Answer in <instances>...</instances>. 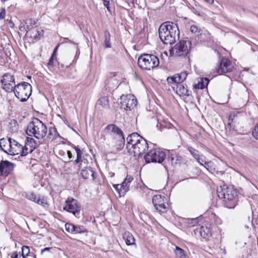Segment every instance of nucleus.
<instances>
[{"label": "nucleus", "instance_id": "59", "mask_svg": "<svg viewBox=\"0 0 258 258\" xmlns=\"http://www.w3.org/2000/svg\"><path fill=\"white\" fill-rule=\"evenodd\" d=\"M71 128H72V130H74V128H72V127H71Z\"/></svg>", "mask_w": 258, "mask_h": 258}, {"label": "nucleus", "instance_id": "28", "mask_svg": "<svg viewBox=\"0 0 258 258\" xmlns=\"http://www.w3.org/2000/svg\"><path fill=\"white\" fill-rule=\"evenodd\" d=\"M167 160L169 164L174 166L180 163L182 160V158L177 155H171L168 157Z\"/></svg>", "mask_w": 258, "mask_h": 258}, {"label": "nucleus", "instance_id": "54", "mask_svg": "<svg viewBox=\"0 0 258 258\" xmlns=\"http://www.w3.org/2000/svg\"><path fill=\"white\" fill-rule=\"evenodd\" d=\"M205 1L209 4H212L214 2V0H205Z\"/></svg>", "mask_w": 258, "mask_h": 258}, {"label": "nucleus", "instance_id": "44", "mask_svg": "<svg viewBox=\"0 0 258 258\" xmlns=\"http://www.w3.org/2000/svg\"><path fill=\"white\" fill-rule=\"evenodd\" d=\"M252 134L253 137L258 140V122L255 125Z\"/></svg>", "mask_w": 258, "mask_h": 258}, {"label": "nucleus", "instance_id": "35", "mask_svg": "<svg viewBox=\"0 0 258 258\" xmlns=\"http://www.w3.org/2000/svg\"><path fill=\"white\" fill-rule=\"evenodd\" d=\"M158 121H159V120L158 119ZM172 125L171 123L166 122L165 121H162V122H158L156 127L158 128L159 130L160 131H162L164 129L166 128H171Z\"/></svg>", "mask_w": 258, "mask_h": 258}, {"label": "nucleus", "instance_id": "23", "mask_svg": "<svg viewBox=\"0 0 258 258\" xmlns=\"http://www.w3.org/2000/svg\"><path fill=\"white\" fill-rule=\"evenodd\" d=\"M43 30L38 31L37 30H31V28L28 26V31L26 35L31 38L34 41H37L43 35Z\"/></svg>", "mask_w": 258, "mask_h": 258}, {"label": "nucleus", "instance_id": "19", "mask_svg": "<svg viewBox=\"0 0 258 258\" xmlns=\"http://www.w3.org/2000/svg\"><path fill=\"white\" fill-rule=\"evenodd\" d=\"M23 196L28 200L33 201L38 204L45 207L47 205L45 199L41 198L39 196L37 197L34 193L32 192H25L22 194Z\"/></svg>", "mask_w": 258, "mask_h": 258}, {"label": "nucleus", "instance_id": "30", "mask_svg": "<svg viewBox=\"0 0 258 258\" xmlns=\"http://www.w3.org/2000/svg\"><path fill=\"white\" fill-rule=\"evenodd\" d=\"M59 136L56 128L54 127H51L49 130V133L47 136L48 140L53 141Z\"/></svg>", "mask_w": 258, "mask_h": 258}, {"label": "nucleus", "instance_id": "7", "mask_svg": "<svg viewBox=\"0 0 258 258\" xmlns=\"http://www.w3.org/2000/svg\"><path fill=\"white\" fill-rule=\"evenodd\" d=\"M191 42L189 40L179 41L170 50V53L175 57H186L191 47Z\"/></svg>", "mask_w": 258, "mask_h": 258}, {"label": "nucleus", "instance_id": "45", "mask_svg": "<svg viewBox=\"0 0 258 258\" xmlns=\"http://www.w3.org/2000/svg\"><path fill=\"white\" fill-rule=\"evenodd\" d=\"M202 165L205 167L209 171L211 172L213 171V170L210 165V163L205 162L204 164H202Z\"/></svg>", "mask_w": 258, "mask_h": 258}, {"label": "nucleus", "instance_id": "16", "mask_svg": "<svg viewBox=\"0 0 258 258\" xmlns=\"http://www.w3.org/2000/svg\"><path fill=\"white\" fill-rule=\"evenodd\" d=\"M9 147V153L10 155L20 154L23 156V147L16 140L10 139V144Z\"/></svg>", "mask_w": 258, "mask_h": 258}, {"label": "nucleus", "instance_id": "56", "mask_svg": "<svg viewBox=\"0 0 258 258\" xmlns=\"http://www.w3.org/2000/svg\"><path fill=\"white\" fill-rule=\"evenodd\" d=\"M8 0H2V2H6V1H8Z\"/></svg>", "mask_w": 258, "mask_h": 258}, {"label": "nucleus", "instance_id": "27", "mask_svg": "<svg viewBox=\"0 0 258 258\" xmlns=\"http://www.w3.org/2000/svg\"><path fill=\"white\" fill-rule=\"evenodd\" d=\"M123 238L125 240V243L127 245H132L135 244V239L133 235L128 232H125L123 234Z\"/></svg>", "mask_w": 258, "mask_h": 258}, {"label": "nucleus", "instance_id": "22", "mask_svg": "<svg viewBox=\"0 0 258 258\" xmlns=\"http://www.w3.org/2000/svg\"><path fill=\"white\" fill-rule=\"evenodd\" d=\"M172 87L180 96H188L191 94V91L188 90L187 86L182 83L175 84Z\"/></svg>", "mask_w": 258, "mask_h": 258}, {"label": "nucleus", "instance_id": "10", "mask_svg": "<svg viewBox=\"0 0 258 258\" xmlns=\"http://www.w3.org/2000/svg\"><path fill=\"white\" fill-rule=\"evenodd\" d=\"M3 89L7 92H12L14 90L16 85L15 79L10 73H6L1 80Z\"/></svg>", "mask_w": 258, "mask_h": 258}, {"label": "nucleus", "instance_id": "5", "mask_svg": "<svg viewBox=\"0 0 258 258\" xmlns=\"http://www.w3.org/2000/svg\"><path fill=\"white\" fill-rule=\"evenodd\" d=\"M138 64L143 70H150L159 66V59L155 55L144 53L139 57Z\"/></svg>", "mask_w": 258, "mask_h": 258}, {"label": "nucleus", "instance_id": "14", "mask_svg": "<svg viewBox=\"0 0 258 258\" xmlns=\"http://www.w3.org/2000/svg\"><path fill=\"white\" fill-rule=\"evenodd\" d=\"M233 68V66L230 60L226 57H222L216 70L218 74H222L231 72Z\"/></svg>", "mask_w": 258, "mask_h": 258}, {"label": "nucleus", "instance_id": "31", "mask_svg": "<svg viewBox=\"0 0 258 258\" xmlns=\"http://www.w3.org/2000/svg\"><path fill=\"white\" fill-rule=\"evenodd\" d=\"M89 163L87 159L85 158L84 157H83L81 159L80 162H79L78 164H76L75 163V167L78 170H81L82 169H85L87 167H89L88 166V164Z\"/></svg>", "mask_w": 258, "mask_h": 258}, {"label": "nucleus", "instance_id": "58", "mask_svg": "<svg viewBox=\"0 0 258 258\" xmlns=\"http://www.w3.org/2000/svg\"><path fill=\"white\" fill-rule=\"evenodd\" d=\"M28 26L29 27V28H30V27H29L28 25H27V27H28ZM32 28H33V26H31V29H32Z\"/></svg>", "mask_w": 258, "mask_h": 258}, {"label": "nucleus", "instance_id": "55", "mask_svg": "<svg viewBox=\"0 0 258 258\" xmlns=\"http://www.w3.org/2000/svg\"><path fill=\"white\" fill-rule=\"evenodd\" d=\"M32 20H31V19H30V20H28L27 22H31V24H32ZM27 23H28V22H26V23H27Z\"/></svg>", "mask_w": 258, "mask_h": 258}, {"label": "nucleus", "instance_id": "17", "mask_svg": "<svg viewBox=\"0 0 258 258\" xmlns=\"http://www.w3.org/2000/svg\"><path fill=\"white\" fill-rule=\"evenodd\" d=\"M37 147L36 141L32 137H27L26 142L23 147V156H25L29 153H31Z\"/></svg>", "mask_w": 258, "mask_h": 258}, {"label": "nucleus", "instance_id": "4", "mask_svg": "<svg viewBox=\"0 0 258 258\" xmlns=\"http://www.w3.org/2000/svg\"><path fill=\"white\" fill-rule=\"evenodd\" d=\"M46 125L37 118H33L27 125L26 133L30 137H34L37 139H42L47 134Z\"/></svg>", "mask_w": 258, "mask_h": 258}, {"label": "nucleus", "instance_id": "26", "mask_svg": "<svg viewBox=\"0 0 258 258\" xmlns=\"http://www.w3.org/2000/svg\"><path fill=\"white\" fill-rule=\"evenodd\" d=\"M133 179L132 176L127 175L123 181L120 184L122 187V192L124 195L128 191L130 184Z\"/></svg>", "mask_w": 258, "mask_h": 258}, {"label": "nucleus", "instance_id": "39", "mask_svg": "<svg viewBox=\"0 0 258 258\" xmlns=\"http://www.w3.org/2000/svg\"><path fill=\"white\" fill-rule=\"evenodd\" d=\"M75 149L77 153V158L75 161V163L76 164H78L79 162H80L81 159L83 157H82V151L77 147H75Z\"/></svg>", "mask_w": 258, "mask_h": 258}, {"label": "nucleus", "instance_id": "34", "mask_svg": "<svg viewBox=\"0 0 258 258\" xmlns=\"http://www.w3.org/2000/svg\"><path fill=\"white\" fill-rule=\"evenodd\" d=\"M187 149L197 161L200 162V155L199 151L189 146H187Z\"/></svg>", "mask_w": 258, "mask_h": 258}, {"label": "nucleus", "instance_id": "49", "mask_svg": "<svg viewBox=\"0 0 258 258\" xmlns=\"http://www.w3.org/2000/svg\"><path fill=\"white\" fill-rule=\"evenodd\" d=\"M11 258H20V256L16 252H15L10 255Z\"/></svg>", "mask_w": 258, "mask_h": 258}, {"label": "nucleus", "instance_id": "48", "mask_svg": "<svg viewBox=\"0 0 258 258\" xmlns=\"http://www.w3.org/2000/svg\"><path fill=\"white\" fill-rule=\"evenodd\" d=\"M58 47H59V45H57L56 46V47H55V48L53 50V51L52 52L51 56L56 57L57 51V49L58 48Z\"/></svg>", "mask_w": 258, "mask_h": 258}, {"label": "nucleus", "instance_id": "25", "mask_svg": "<svg viewBox=\"0 0 258 258\" xmlns=\"http://www.w3.org/2000/svg\"><path fill=\"white\" fill-rule=\"evenodd\" d=\"M195 234H199L203 238H206L210 234L211 230L207 226H199L195 230Z\"/></svg>", "mask_w": 258, "mask_h": 258}, {"label": "nucleus", "instance_id": "13", "mask_svg": "<svg viewBox=\"0 0 258 258\" xmlns=\"http://www.w3.org/2000/svg\"><path fill=\"white\" fill-rule=\"evenodd\" d=\"M166 199L165 196L156 195L152 198V203L156 210L161 213H165L168 209L166 204Z\"/></svg>", "mask_w": 258, "mask_h": 258}, {"label": "nucleus", "instance_id": "40", "mask_svg": "<svg viewBox=\"0 0 258 258\" xmlns=\"http://www.w3.org/2000/svg\"><path fill=\"white\" fill-rule=\"evenodd\" d=\"M57 63H58V62L56 59V57H52L51 56L48 63V66L49 67H53V66H55Z\"/></svg>", "mask_w": 258, "mask_h": 258}, {"label": "nucleus", "instance_id": "33", "mask_svg": "<svg viewBox=\"0 0 258 258\" xmlns=\"http://www.w3.org/2000/svg\"><path fill=\"white\" fill-rule=\"evenodd\" d=\"M97 106H101L103 108H108L109 107L108 99L106 97L100 98L97 102Z\"/></svg>", "mask_w": 258, "mask_h": 258}, {"label": "nucleus", "instance_id": "2", "mask_svg": "<svg viewBox=\"0 0 258 258\" xmlns=\"http://www.w3.org/2000/svg\"><path fill=\"white\" fill-rule=\"evenodd\" d=\"M126 148L128 153L134 156H141L148 148L146 140L137 133H134L126 138Z\"/></svg>", "mask_w": 258, "mask_h": 258}, {"label": "nucleus", "instance_id": "52", "mask_svg": "<svg viewBox=\"0 0 258 258\" xmlns=\"http://www.w3.org/2000/svg\"><path fill=\"white\" fill-rule=\"evenodd\" d=\"M50 249V247H45V248H44L42 250L41 253H43V252H44L45 251H49Z\"/></svg>", "mask_w": 258, "mask_h": 258}, {"label": "nucleus", "instance_id": "21", "mask_svg": "<svg viewBox=\"0 0 258 258\" xmlns=\"http://www.w3.org/2000/svg\"><path fill=\"white\" fill-rule=\"evenodd\" d=\"M65 228L68 232L71 233L82 234L88 232V230L82 225L67 223L65 224Z\"/></svg>", "mask_w": 258, "mask_h": 258}, {"label": "nucleus", "instance_id": "9", "mask_svg": "<svg viewBox=\"0 0 258 258\" xmlns=\"http://www.w3.org/2000/svg\"><path fill=\"white\" fill-rule=\"evenodd\" d=\"M165 157L164 151L160 149H153L145 155L144 159L146 163H161L164 160Z\"/></svg>", "mask_w": 258, "mask_h": 258}, {"label": "nucleus", "instance_id": "41", "mask_svg": "<svg viewBox=\"0 0 258 258\" xmlns=\"http://www.w3.org/2000/svg\"><path fill=\"white\" fill-rule=\"evenodd\" d=\"M29 253L30 249L28 246H23L22 247V255L23 258H26V257L29 254Z\"/></svg>", "mask_w": 258, "mask_h": 258}, {"label": "nucleus", "instance_id": "37", "mask_svg": "<svg viewBox=\"0 0 258 258\" xmlns=\"http://www.w3.org/2000/svg\"><path fill=\"white\" fill-rule=\"evenodd\" d=\"M176 258H186L184 251L180 247L176 246L174 250Z\"/></svg>", "mask_w": 258, "mask_h": 258}, {"label": "nucleus", "instance_id": "15", "mask_svg": "<svg viewBox=\"0 0 258 258\" xmlns=\"http://www.w3.org/2000/svg\"><path fill=\"white\" fill-rule=\"evenodd\" d=\"M119 82L115 73H110L105 82V87L109 91L116 89L118 86Z\"/></svg>", "mask_w": 258, "mask_h": 258}, {"label": "nucleus", "instance_id": "8", "mask_svg": "<svg viewBox=\"0 0 258 258\" xmlns=\"http://www.w3.org/2000/svg\"><path fill=\"white\" fill-rule=\"evenodd\" d=\"M13 92L21 102H25L31 95L32 86L29 83L23 82L18 83Z\"/></svg>", "mask_w": 258, "mask_h": 258}, {"label": "nucleus", "instance_id": "3", "mask_svg": "<svg viewBox=\"0 0 258 258\" xmlns=\"http://www.w3.org/2000/svg\"><path fill=\"white\" fill-rule=\"evenodd\" d=\"M217 195L219 199H223V204L228 209H234L238 203V192L233 187L224 184L218 187Z\"/></svg>", "mask_w": 258, "mask_h": 258}, {"label": "nucleus", "instance_id": "11", "mask_svg": "<svg viewBox=\"0 0 258 258\" xmlns=\"http://www.w3.org/2000/svg\"><path fill=\"white\" fill-rule=\"evenodd\" d=\"M63 210L72 213L74 216L78 217L80 213L81 207L77 200L68 198L65 202Z\"/></svg>", "mask_w": 258, "mask_h": 258}, {"label": "nucleus", "instance_id": "60", "mask_svg": "<svg viewBox=\"0 0 258 258\" xmlns=\"http://www.w3.org/2000/svg\"><path fill=\"white\" fill-rule=\"evenodd\" d=\"M71 128H72V130H74V128H72V127H71Z\"/></svg>", "mask_w": 258, "mask_h": 258}, {"label": "nucleus", "instance_id": "18", "mask_svg": "<svg viewBox=\"0 0 258 258\" xmlns=\"http://www.w3.org/2000/svg\"><path fill=\"white\" fill-rule=\"evenodd\" d=\"M14 165L11 162L5 160L0 163V175L7 176L13 170Z\"/></svg>", "mask_w": 258, "mask_h": 258}, {"label": "nucleus", "instance_id": "38", "mask_svg": "<svg viewBox=\"0 0 258 258\" xmlns=\"http://www.w3.org/2000/svg\"><path fill=\"white\" fill-rule=\"evenodd\" d=\"M190 32L197 36H200L202 34V30L197 25H193L190 26Z\"/></svg>", "mask_w": 258, "mask_h": 258}, {"label": "nucleus", "instance_id": "36", "mask_svg": "<svg viewBox=\"0 0 258 258\" xmlns=\"http://www.w3.org/2000/svg\"><path fill=\"white\" fill-rule=\"evenodd\" d=\"M110 34L109 31H106L104 32V46L106 48H110L111 44L110 43Z\"/></svg>", "mask_w": 258, "mask_h": 258}, {"label": "nucleus", "instance_id": "51", "mask_svg": "<svg viewBox=\"0 0 258 258\" xmlns=\"http://www.w3.org/2000/svg\"><path fill=\"white\" fill-rule=\"evenodd\" d=\"M67 154H68V157L69 158V159H71L73 157L72 154L70 151H67Z\"/></svg>", "mask_w": 258, "mask_h": 258}, {"label": "nucleus", "instance_id": "57", "mask_svg": "<svg viewBox=\"0 0 258 258\" xmlns=\"http://www.w3.org/2000/svg\"><path fill=\"white\" fill-rule=\"evenodd\" d=\"M65 123H66V124H67L69 127H70V125H69V124L68 123V122H65Z\"/></svg>", "mask_w": 258, "mask_h": 258}, {"label": "nucleus", "instance_id": "43", "mask_svg": "<svg viewBox=\"0 0 258 258\" xmlns=\"http://www.w3.org/2000/svg\"><path fill=\"white\" fill-rule=\"evenodd\" d=\"M198 221L197 218L188 219L187 221V224L188 226H195L197 224H198Z\"/></svg>", "mask_w": 258, "mask_h": 258}, {"label": "nucleus", "instance_id": "24", "mask_svg": "<svg viewBox=\"0 0 258 258\" xmlns=\"http://www.w3.org/2000/svg\"><path fill=\"white\" fill-rule=\"evenodd\" d=\"M81 174L84 179H88L92 181L95 179V172L91 167H87L85 169H81Z\"/></svg>", "mask_w": 258, "mask_h": 258}, {"label": "nucleus", "instance_id": "1", "mask_svg": "<svg viewBox=\"0 0 258 258\" xmlns=\"http://www.w3.org/2000/svg\"><path fill=\"white\" fill-rule=\"evenodd\" d=\"M159 35L161 40L166 44H172L179 38V30L177 25L173 22L167 21L159 27Z\"/></svg>", "mask_w": 258, "mask_h": 258}, {"label": "nucleus", "instance_id": "61", "mask_svg": "<svg viewBox=\"0 0 258 258\" xmlns=\"http://www.w3.org/2000/svg\"><path fill=\"white\" fill-rule=\"evenodd\" d=\"M71 128H72V130H74V128H72V127H71Z\"/></svg>", "mask_w": 258, "mask_h": 258}, {"label": "nucleus", "instance_id": "42", "mask_svg": "<svg viewBox=\"0 0 258 258\" xmlns=\"http://www.w3.org/2000/svg\"><path fill=\"white\" fill-rule=\"evenodd\" d=\"M113 186L117 191L120 197L123 196L124 195V194L122 192V187L120 184H114Z\"/></svg>", "mask_w": 258, "mask_h": 258}, {"label": "nucleus", "instance_id": "20", "mask_svg": "<svg viewBox=\"0 0 258 258\" xmlns=\"http://www.w3.org/2000/svg\"><path fill=\"white\" fill-rule=\"evenodd\" d=\"M187 76L186 72H182L179 74H175L173 76L168 77L167 78V81L169 84H178L182 83L185 80Z\"/></svg>", "mask_w": 258, "mask_h": 258}, {"label": "nucleus", "instance_id": "6", "mask_svg": "<svg viewBox=\"0 0 258 258\" xmlns=\"http://www.w3.org/2000/svg\"><path fill=\"white\" fill-rule=\"evenodd\" d=\"M105 132L114 137L115 145L114 146L118 150H120L125 144V139L121 130L114 124H109L105 128Z\"/></svg>", "mask_w": 258, "mask_h": 258}, {"label": "nucleus", "instance_id": "46", "mask_svg": "<svg viewBox=\"0 0 258 258\" xmlns=\"http://www.w3.org/2000/svg\"><path fill=\"white\" fill-rule=\"evenodd\" d=\"M103 1V4L106 7L107 10L110 12V7H109L110 4V0H102Z\"/></svg>", "mask_w": 258, "mask_h": 258}, {"label": "nucleus", "instance_id": "53", "mask_svg": "<svg viewBox=\"0 0 258 258\" xmlns=\"http://www.w3.org/2000/svg\"><path fill=\"white\" fill-rule=\"evenodd\" d=\"M205 162H206L205 160H204L203 159H201L200 158V162H198L201 165H202V164H204V163H203V162L205 163Z\"/></svg>", "mask_w": 258, "mask_h": 258}, {"label": "nucleus", "instance_id": "50", "mask_svg": "<svg viewBox=\"0 0 258 258\" xmlns=\"http://www.w3.org/2000/svg\"><path fill=\"white\" fill-rule=\"evenodd\" d=\"M8 24L9 27L12 28H14L15 27V24L12 21H9Z\"/></svg>", "mask_w": 258, "mask_h": 258}, {"label": "nucleus", "instance_id": "47", "mask_svg": "<svg viewBox=\"0 0 258 258\" xmlns=\"http://www.w3.org/2000/svg\"><path fill=\"white\" fill-rule=\"evenodd\" d=\"M6 15V10L4 8L1 9V11L0 12V19H3L5 18Z\"/></svg>", "mask_w": 258, "mask_h": 258}, {"label": "nucleus", "instance_id": "29", "mask_svg": "<svg viewBox=\"0 0 258 258\" xmlns=\"http://www.w3.org/2000/svg\"><path fill=\"white\" fill-rule=\"evenodd\" d=\"M10 139L9 138L8 140L5 139H0V147L1 149L8 154L9 153V148L10 146Z\"/></svg>", "mask_w": 258, "mask_h": 258}, {"label": "nucleus", "instance_id": "32", "mask_svg": "<svg viewBox=\"0 0 258 258\" xmlns=\"http://www.w3.org/2000/svg\"><path fill=\"white\" fill-rule=\"evenodd\" d=\"M209 82V80L208 78L201 79V81L195 85V88L196 89H203L208 86Z\"/></svg>", "mask_w": 258, "mask_h": 258}, {"label": "nucleus", "instance_id": "12", "mask_svg": "<svg viewBox=\"0 0 258 258\" xmlns=\"http://www.w3.org/2000/svg\"><path fill=\"white\" fill-rule=\"evenodd\" d=\"M120 104L122 108L126 110H131L136 106L137 100L133 95H122L120 97Z\"/></svg>", "mask_w": 258, "mask_h": 258}]
</instances>
